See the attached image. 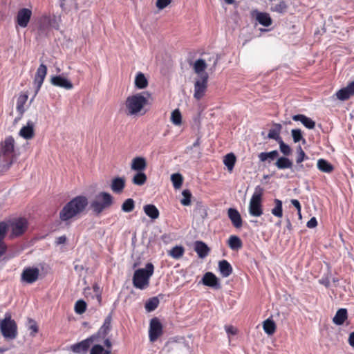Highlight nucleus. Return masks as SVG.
Masks as SVG:
<instances>
[{"label":"nucleus","mask_w":354,"mask_h":354,"mask_svg":"<svg viewBox=\"0 0 354 354\" xmlns=\"http://www.w3.org/2000/svg\"><path fill=\"white\" fill-rule=\"evenodd\" d=\"M279 152L277 150H273L270 152H261L258 154V158L261 162H271L279 157Z\"/></svg>","instance_id":"nucleus-26"},{"label":"nucleus","mask_w":354,"mask_h":354,"mask_svg":"<svg viewBox=\"0 0 354 354\" xmlns=\"http://www.w3.org/2000/svg\"><path fill=\"white\" fill-rule=\"evenodd\" d=\"M148 82L144 75V74L141 72H139L135 78V86L136 88L139 89H143L147 86Z\"/></svg>","instance_id":"nucleus-34"},{"label":"nucleus","mask_w":354,"mask_h":354,"mask_svg":"<svg viewBox=\"0 0 354 354\" xmlns=\"http://www.w3.org/2000/svg\"><path fill=\"white\" fill-rule=\"evenodd\" d=\"M317 168L322 172L330 173L333 171V166L324 159H319L317 161Z\"/></svg>","instance_id":"nucleus-33"},{"label":"nucleus","mask_w":354,"mask_h":354,"mask_svg":"<svg viewBox=\"0 0 354 354\" xmlns=\"http://www.w3.org/2000/svg\"><path fill=\"white\" fill-rule=\"evenodd\" d=\"M171 180L176 189H178L183 185V178L179 173L173 174L171 176Z\"/></svg>","instance_id":"nucleus-44"},{"label":"nucleus","mask_w":354,"mask_h":354,"mask_svg":"<svg viewBox=\"0 0 354 354\" xmlns=\"http://www.w3.org/2000/svg\"><path fill=\"white\" fill-rule=\"evenodd\" d=\"M159 299L157 297H153L148 299L145 304V309L147 312L153 311L159 305Z\"/></svg>","instance_id":"nucleus-43"},{"label":"nucleus","mask_w":354,"mask_h":354,"mask_svg":"<svg viewBox=\"0 0 354 354\" xmlns=\"http://www.w3.org/2000/svg\"><path fill=\"white\" fill-rule=\"evenodd\" d=\"M143 210L147 216L152 220L157 219L159 217L160 213L158 208L152 204H147L143 207Z\"/></svg>","instance_id":"nucleus-28"},{"label":"nucleus","mask_w":354,"mask_h":354,"mask_svg":"<svg viewBox=\"0 0 354 354\" xmlns=\"http://www.w3.org/2000/svg\"><path fill=\"white\" fill-rule=\"evenodd\" d=\"M335 96L337 99L341 101H345L351 97L346 87L342 88L337 91L335 94Z\"/></svg>","instance_id":"nucleus-48"},{"label":"nucleus","mask_w":354,"mask_h":354,"mask_svg":"<svg viewBox=\"0 0 354 354\" xmlns=\"http://www.w3.org/2000/svg\"><path fill=\"white\" fill-rule=\"evenodd\" d=\"M317 225V221L315 217L311 218L306 223L308 228H314Z\"/></svg>","instance_id":"nucleus-57"},{"label":"nucleus","mask_w":354,"mask_h":354,"mask_svg":"<svg viewBox=\"0 0 354 354\" xmlns=\"http://www.w3.org/2000/svg\"><path fill=\"white\" fill-rule=\"evenodd\" d=\"M263 328L266 333L272 335L276 330V325L273 320L268 319L263 322Z\"/></svg>","instance_id":"nucleus-39"},{"label":"nucleus","mask_w":354,"mask_h":354,"mask_svg":"<svg viewBox=\"0 0 354 354\" xmlns=\"http://www.w3.org/2000/svg\"><path fill=\"white\" fill-rule=\"evenodd\" d=\"M39 276V270L36 267H26L21 274V280L28 284L35 283Z\"/></svg>","instance_id":"nucleus-10"},{"label":"nucleus","mask_w":354,"mask_h":354,"mask_svg":"<svg viewBox=\"0 0 354 354\" xmlns=\"http://www.w3.org/2000/svg\"><path fill=\"white\" fill-rule=\"evenodd\" d=\"M194 250L197 253L198 257L203 259L208 255L209 248L205 243L197 241L194 243Z\"/></svg>","instance_id":"nucleus-24"},{"label":"nucleus","mask_w":354,"mask_h":354,"mask_svg":"<svg viewBox=\"0 0 354 354\" xmlns=\"http://www.w3.org/2000/svg\"><path fill=\"white\" fill-rule=\"evenodd\" d=\"M135 208V201L132 198H128L124 201L121 209L124 212H131Z\"/></svg>","instance_id":"nucleus-46"},{"label":"nucleus","mask_w":354,"mask_h":354,"mask_svg":"<svg viewBox=\"0 0 354 354\" xmlns=\"http://www.w3.org/2000/svg\"><path fill=\"white\" fill-rule=\"evenodd\" d=\"M171 121L174 125L179 126L181 124L182 115L178 109H175L171 112Z\"/></svg>","instance_id":"nucleus-49"},{"label":"nucleus","mask_w":354,"mask_h":354,"mask_svg":"<svg viewBox=\"0 0 354 354\" xmlns=\"http://www.w3.org/2000/svg\"><path fill=\"white\" fill-rule=\"evenodd\" d=\"M88 204L84 196H77L68 202L59 212V218L63 222H71L77 218L86 209Z\"/></svg>","instance_id":"nucleus-1"},{"label":"nucleus","mask_w":354,"mask_h":354,"mask_svg":"<svg viewBox=\"0 0 354 354\" xmlns=\"http://www.w3.org/2000/svg\"><path fill=\"white\" fill-rule=\"evenodd\" d=\"M294 121H299L308 129H313L315 127V122L311 118L306 116L305 115L298 114L292 116Z\"/></svg>","instance_id":"nucleus-23"},{"label":"nucleus","mask_w":354,"mask_h":354,"mask_svg":"<svg viewBox=\"0 0 354 354\" xmlns=\"http://www.w3.org/2000/svg\"><path fill=\"white\" fill-rule=\"evenodd\" d=\"M288 9V5L287 3L281 0L278 3L272 4L270 7V10L272 12H275L279 14H283L286 12Z\"/></svg>","instance_id":"nucleus-36"},{"label":"nucleus","mask_w":354,"mask_h":354,"mask_svg":"<svg viewBox=\"0 0 354 354\" xmlns=\"http://www.w3.org/2000/svg\"><path fill=\"white\" fill-rule=\"evenodd\" d=\"M86 304L84 301L80 299L76 301L75 304V311L77 314H82L86 311Z\"/></svg>","instance_id":"nucleus-51"},{"label":"nucleus","mask_w":354,"mask_h":354,"mask_svg":"<svg viewBox=\"0 0 354 354\" xmlns=\"http://www.w3.org/2000/svg\"><path fill=\"white\" fill-rule=\"evenodd\" d=\"M263 189L257 186L249 203V214L255 217L263 214L262 196Z\"/></svg>","instance_id":"nucleus-5"},{"label":"nucleus","mask_w":354,"mask_h":354,"mask_svg":"<svg viewBox=\"0 0 354 354\" xmlns=\"http://www.w3.org/2000/svg\"><path fill=\"white\" fill-rule=\"evenodd\" d=\"M281 126L279 124H275V128L271 129L268 134V138L270 139L275 140L277 142L282 140L279 136Z\"/></svg>","instance_id":"nucleus-38"},{"label":"nucleus","mask_w":354,"mask_h":354,"mask_svg":"<svg viewBox=\"0 0 354 354\" xmlns=\"http://www.w3.org/2000/svg\"><path fill=\"white\" fill-rule=\"evenodd\" d=\"M7 225L5 223H0V258L6 252V245L2 242L3 239L6 235Z\"/></svg>","instance_id":"nucleus-32"},{"label":"nucleus","mask_w":354,"mask_h":354,"mask_svg":"<svg viewBox=\"0 0 354 354\" xmlns=\"http://www.w3.org/2000/svg\"><path fill=\"white\" fill-rule=\"evenodd\" d=\"M227 216L232 225L236 228H240L242 226L243 221L239 211L235 208H229L227 209Z\"/></svg>","instance_id":"nucleus-17"},{"label":"nucleus","mask_w":354,"mask_h":354,"mask_svg":"<svg viewBox=\"0 0 354 354\" xmlns=\"http://www.w3.org/2000/svg\"><path fill=\"white\" fill-rule=\"evenodd\" d=\"M32 16V12L28 8H22L17 12L16 20L17 24L21 28H26Z\"/></svg>","instance_id":"nucleus-13"},{"label":"nucleus","mask_w":354,"mask_h":354,"mask_svg":"<svg viewBox=\"0 0 354 354\" xmlns=\"http://www.w3.org/2000/svg\"><path fill=\"white\" fill-rule=\"evenodd\" d=\"M193 68L194 72L201 77V75L205 73V70L207 68V64L204 59H198L194 62Z\"/></svg>","instance_id":"nucleus-35"},{"label":"nucleus","mask_w":354,"mask_h":354,"mask_svg":"<svg viewBox=\"0 0 354 354\" xmlns=\"http://www.w3.org/2000/svg\"><path fill=\"white\" fill-rule=\"evenodd\" d=\"M185 250L182 246H175L169 252V255L175 259H178L183 257Z\"/></svg>","instance_id":"nucleus-45"},{"label":"nucleus","mask_w":354,"mask_h":354,"mask_svg":"<svg viewBox=\"0 0 354 354\" xmlns=\"http://www.w3.org/2000/svg\"><path fill=\"white\" fill-rule=\"evenodd\" d=\"M274 203L275 206L272 209L271 213L277 217L281 218L283 216V205L282 201L279 199H274Z\"/></svg>","instance_id":"nucleus-42"},{"label":"nucleus","mask_w":354,"mask_h":354,"mask_svg":"<svg viewBox=\"0 0 354 354\" xmlns=\"http://www.w3.org/2000/svg\"><path fill=\"white\" fill-rule=\"evenodd\" d=\"M297 151L298 155L296 159L297 166L295 167V169L297 171H300L304 169V164H302V162L305 160L308 159V157L306 156L305 152L304 151L301 146H299L297 147Z\"/></svg>","instance_id":"nucleus-29"},{"label":"nucleus","mask_w":354,"mask_h":354,"mask_svg":"<svg viewBox=\"0 0 354 354\" xmlns=\"http://www.w3.org/2000/svg\"><path fill=\"white\" fill-rule=\"evenodd\" d=\"M19 135L26 140H30L34 137V123L28 120L26 125L21 127Z\"/></svg>","instance_id":"nucleus-19"},{"label":"nucleus","mask_w":354,"mask_h":354,"mask_svg":"<svg viewBox=\"0 0 354 354\" xmlns=\"http://www.w3.org/2000/svg\"><path fill=\"white\" fill-rule=\"evenodd\" d=\"M0 329L6 339H14L17 336V324L8 313H6L5 318L0 322Z\"/></svg>","instance_id":"nucleus-6"},{"label":"nucleus","mask_w":354,"mask_h":354,"mask_svg":"<svg viewBox=\"0 0 354 354\" xmlns=\"http://www.w3.org/2000/svg\"><path fill=\"white\" fill-rule=\"evenodd\" d=\"M313 163H308L306 162L304 164V169L301 171H306L310 169L311 167H313Z\"/></svg>","instance_id":"nucleus-64"},{"label":"nucleus","mask_w":354,"mask_h":354,"mask_svg":"<svg viewBox=\"0 0 354 354\" xmlns=\"http://www.w3.org/2000/svg\"><path fill=\"white\" fill-rule=\"evenodd\" d=\"M104 345L106 347V350H111L112 344L109 339L106 338L104 339Z\"/></svg>","instance_id":"nucleus-63"},{"label":"nucleus","mask_w":354,"mask_h":354,"mask_svg":"<svg viewBox=\"0 0 354 354\" xmlns=\"http://www.w3.org/2000/svg\"><path fill=\"white\" fill-rule=\"evenodd\" d=\"M66 237L65 236H59L56 239V243L57 245L64 244L66 243Z\"/></svg>","instance_id":"nucleus-61"},{"label":"nucleus","mask_w":354,"mask_h":354,"mask_svg":"<svg viewBox=\"0 0 354 354\" xmlns=\"http://www.w3.org/2000/svg\"><path fill=\"white\" fill-rule=\"evenodd\" d=\"M90 354H111V350H106L102 345L96 344L90 351Z\"/></svg>","instance_id":"nucleus-47"},{"label":"nucleus","mask_w":354,"mask_h":354,"mask_svg":"<svg viewBox=\"0 0 354 354\" xmlns=\"http://www.w3.org/2000/svg\"><path fill=\"white\" fill-rule=\"evenodd\" d=\"M218 269L223 277H227L232 273V267L226 260H222L218 263Z\"/></svg>","instance_id":"nucleus-25"},{"label":"nucleus","mask_w":354,"mask_h":354,"mask_svg":"<svg viewBox=\"0 0 354 354\" xmlns=\"http://www.w3.org/2000/svg\"><path fill=\"white\" fill-rule=\"evenodd\" d=\"M147 179L144 172H137L132 178V183L136 185L142 186L146 183Z\"/></svg>","instance_id":"nucleus-41"},{"label":"nucleus","mask_w":354,"mask_h":354,"mask_svg":"<svg viewBox=\"0 0 354 354\" xmlns=\"http://www.w3.org/2000/svg\"><path fill=\"white\" fill-rule=\"evenodd\" d=\"M50 83L55 86L60 87L66 90H71L73 88L72 82L62 75L51 77Z\"/></svg>","instance_id":"nucleus-15"},{"label":"nucleus","mask_w":354,"mask_h":354,"mask_svg":"<svg viewBox=\"0 0 354 354\" xmlns=\"http://www.w3.org/2000/svg\"><path fill=\"white\" fill-rule=\"evenodd\" d=\"M151 98L149 92H141L129 96L125 102L127 115H142L145 114V107L148 104Z\"/></svg>","instance_id":"nucleus-2"},{"label":"nucleus","mask_w":354,"mask_h":354,"mask_svg":"<svg viewBox=\"0 0 354 354\" xmlns=\"http://www.w3.org/2000/svg\"><path fill=\"white\" fill-rule=\"evenodd\" d=\"M154 267L151 263H147L145 268H140L135 271L133 277L134 287L143 290L149 286V279L153 274Z\"/></svg>","instance_id":"nucleus-3"},{"label":"nucleus","mask_w":354,"mask_h":354,"mask_svg":"<svg viewBox=\"0 0 354 354\" xmlns=\"http://www.w3.org/2000/svg\"><path fill=\"white\" fill-rule=\"evenodd\" d=\"M348 342L350 346L354 348V331L350 333Z\"/></svg>","instance_id":"nucleus-62"},{"label":"nucleus","mask_w":354,"mask_h":354,"mask_svg":"<svg viewBox=\"0 0 354 354\" xmlns=\"http://www.w3.org/2000/svg\"><path fill=\"white\" fill-rule=\"evenodd\" d=\"M113 203L111 194L101 192L97 194L90 203V207L96 215H100L104 210L109 208Z\"/></svg>","instance_id":"nucleus-4"},{"label":"nucleus","mask_w":354,"mask_h":354,"mask_svg":"<svg viewBox=\"0 0 354 354\" xmlns=\"http://www.w3.org/2000/svg\"><path fill=\"white\" fill-rule=\"evenodd\" d=\"M171 1L172 0H157L156 6L159 10H162L169 5Z\"/></svg>","instance_id":"nucleus-54"},{"label":"nucleus","mask_w":354,"mask_h":354,"mask_svg":"<svg viewBox=\"0 0 354 354\" xmlns=\"http://www.w3.org/2000/svg\"><path fill=\"white\" fill-rule=\"evenodd\" d=\"M147 167V162L143 157H136L131 161V168L137 172H143Z\"/></svg>","instance_id":"nucleus-21"},{"label":"nucleus","mask_w":354,"mask_h":354,"mask_svg":"<svg viewBox=\"0 0 354 354\" xmlns=\"http://www.w3.org/2000/svg\"><path fill=\"white\" fill-rule=\"evenodd\" d=\"M291 135L295 142H298L301 140L303 143L306 142V140L303 138L301 131L299 129H295L291 131Z\"/></svg>","instance_id":"nucleus-52"},{"label":"nucleus","mask_w":354,"mask_h":354,"mask_svg":"<svg viewBox=\"0 0 354 354\" xmlns=\"http://www.w3.org/2000/svg\"><path fill=\"white\" fill-rule=\"evenodd\" d=\"M208 77V74L203 73L201 75V77L195 82L194 97L196 99L200 100L204 96L207 87Z\"/></svg>","instance_id":"nucleus-7"},{"label":"nucleus","mask_w":354,"mask_h":354,"mask_svg":"<svg viewBox=\"0 0 354 354\" xmlns=\"http://www.w3.org/2000/svg\"><path fill=\"white\" fill-rule=\"evenodd\" d=\"M278 143L279 145L280 151L284 156H289L291 153V148L290 147L289 145L284 143V142L282 140H280V142H279Z\"/></svg>","instance_id":"nucleus-53"},{"label":"nucleus","mask_w":354,"mask_h":354,"mask_svg":"<svg viewBox=\"0 0 354 354\" xmlns=\"http://www.w3.org/2000/svg\"><path fill=\"white\" fill-rule=\"evenodd\" d=\"M346 87L348 91V93L351 95V96L354 95V81L349 83Z\"/></svg>","instance_id":"nucleus-60"},{"label":"nucleus","mask_w":354,"mask_h":354,"mask_svg":"<svg viewBox=\"0 0 354 354\" xmlns=\"http://www.w3.org/2000/svg\"><path fill=\"white\" fill-rule=\"evenodd\" d=\"M30 326H28V328L31 330L30 335L32 336H35V335L38 332V326L36 324V322L32 319H29Z\"/></svg>","instance_id":"nucleus-55"},{"label":"nucleus","mask_w":354,"mask_h":354,"mask_svg":"<svg viewBox=\"0 0 354 354\" xmlns=\"http://www.w3.org/2000/svg\"><path fill=\"white\" fill-rule=\"evenodd\" d=\"M290 202H291L292 205L297 209V212L301 211V206L298 200L292 199Z\"/></svg>","instance_id":"nucleus-59"},{"label":"nucleus","mask_w":354,"mask_h":354,"mask_svg":"<svg viewBox=\"0 0 354 354\" xmlns=\"http://www.w3.org/2000/svg\"><path fill=\"white\" fill-rule=\"evenodd\" d=\"M252 15L255 17L257 21H258L261 25L263 26L268 27L272 23V20L270 15L267 12H259L258 10H254L252 12Z\"/></svg>","instance_id":"nucleus-18"},{"label":"nucleus","mask_w":354,"mask_h":354,"mask_svg":"<svg viewBox=\"0 0 354 354\" xmlns=\"http://www.w3.org/2000/svg\"><path fill=\"white\" fill-rule=\"evenodd\" d=\"M225 331L227 333V335H235L236 334L237 330L236 328L232 326H225Z\"/></svg>","instance_id":"nucleus-58"},{"label":"nucleus","mask_w":354,"mask_h":354,"mask_svg":"<svg viewBox=\"0 0 354 354\" xmlns=\"http://www.w3.org/2000/svg\"><path fill=\"white\" fill-rule=\"evenodd\" d=\"M347 317V310L346 308H340L336 312V314L333 319V322L335 324L340 326L344 324Z\"/></svg>","instance_id":"nucleus-27"},{"label":"nucleus","mask_w":354,"mask_h":354,"mask_svg":"<svg viewBox=\"0 0 354 354\" xmlns=\"http://www.w3.org/2000/svg\"><path fill=\"white\" fill-rule=\"evenodd\" d=\"M183 198L180 200V203L183 205L188 206L191 203L192 194L189 190L185 189L182 192Z\"/></svg>","instance_id":"nucleus-50"},{"label":"nucleus","mask_w":354,"mask_h":354,"mask_svg":"<svg viewBox=\"0 0 354 354\" xmlns=\"http://www.w3.org/2000/svg\"><path fill=\"white\" fill-rule=\"evenodd\" d=\"M163 333L162 325L157 317L152 318L149 323V338L150 342H156Z\"/></svg>","instance_id":"nucleus-8"},{"label":"nucleus","mask_w":354,"mask_h":354,"mask_svg":"<svg viewBox=\"0 0 354 354\" xmlns=\"http://www.w3.org/2000/svg\"><path fill=\"white\" fill-rule=\"evenodd\" d=\"M97 340V336L92 335L80 342L73 344L71 350L75 353L84 354L87 352L91 346V343Z\"/></svg>","instance_id":"nucleus-11"},{"label":"nucleus","mask_w":354,"mask_h":354,"mask_svg":"<svg viewBox=\"0 0 354 354\" xmlns=\"http://www.w3.org/2000/svg\"><path fill=\"white\" fill-rule=\"evenodd\" d=\"M12 233L15 236L22 234L28 227V222L25 218H19L11 224Z\"/></svg>","instance_id":"nucleus-16"},{"label":"nucleus","mask_w":354,"mask_h":354,"mask_svg":"<svg viewBox=\"0 0 354 354\" xmlns=\"http://www.w3.org/2000/svg\"><path fill=\"white\" fill-rule=\"evenodd\" d=\"M227 243L229 247L233 250H236L242 246L241 240L239 236L235 235L230 236Z\"/></svg>","instance_id":"nucleus-37"},{"label":"nucleus","mask_w":354,"mask_h":354,"mask_svg":"<svg viewBox=\"0 0 354 354\" xmlns=\"http://www.w3.org/2000/svg\"><path fill=\"white\" fill-rule=\"evenodd\" d=\"M292 161L286 156H281L278 158L275 162V166L279 169H291L292 167Z\"/></svg>","instance_id":"nucleus-30"},{"label":"nucleus","mask_w":354,"mask_h":354,"mask_svg":"<svg viewBox=\"0 0 354 354\" xmlns=\"http://www.w3.org/2000/svg\"><path fill=\"white\" fill-rule=\"evenodd\" d=\"M93 289V292H95V294L97 297L98 302L100 303L102 297H101V290H100V286L95 283V284H94Z\"/></svg>","instance_id":"nucleus-56"},{"label":"nucleus","mask_w":354,"mask_h":354,"mask_svg":"<svg viewBox=\"0 0 354 354\" xmlns=\"http://www.w3.org/2000/svg\"><path fill=\"white\" fill-rule=\"evenodd\" d=\"M124 187L125 179L123 177H115L111 180V189L114 193H122Z\"/></svg>","instance_id":"nucleus-22"},{"label":"nucleus","mask_w":354,"mask_h":354,"mask_svg":"<svg viewBox=\"0 0 354 354\" xmlns=\"http://www.w3.org/2000/svg\"><path fill=\"white\" fill-rule=\"evenodd\" d=\"M15 140L12 136H8L0 144V153L7 159L13 158L15 152Z\"/></svg>","instance_id":"nucleus-9"},{"label":"nucleus","mask_w":354,"mask_h":354,"mask_svg":"<svg viewBox=\"0 0 354 354\" xmlns=\"http://www.w3.org/2000/svg\"><path fill=\"white\" fill-rule=\"evenodd\" d=\"M46 74H47L46 66L44 64H40V66H39V68L37 70V72H36V74H35V76L34 78V81H33V84H34V86L35 87V93L33 98L36 96V95L40 90V88L43 84V82L44 81V79L46 77Z\"/></svg>","instance_id":"nucleus-12"},{"label":"nucleus","mask_w":354,"mask_h":354,"mask_svg":"<svg viewBox=\"0 0 354 354\" xmlns=\"http://www.w3.org/2000/svg\"><path fill=\"white\" fill-rule=\"evenodd\" d=\"M28 98V95L27 93H21L19 95L17 101V111L19 113V117L18 118H16L15 120L17 121L18 120H20L21 117L23 116L26 109H25V104L27 102Z\"/></svg>","instance_id":"nucleus-20"},{"label":"nucleus","mask_w":354,"mask_h":354,"mask_svg":"<svg viewBox=\"0 0 354 354\" xmlns=\"http://www.w3.org/2000/svg\"><path fill=\"white\" fill-rule=\"evenodd\" d=\"M236 162V157L234 153H227L223 159V163L230 171H232Z\"/></svg>","instance_id":"nucleus-40"},{"label":"nucleus","mask_w":354,"mask_h":354,"mask_svg":"<svg viewBox=\"0 0 354 354\" xmlns=\"http://www.w3.org/2000/svg\"><path fill=\"white\" fill-rule=\"evenodd\" d=\"M111 315H109L106 317L104 321L103 325L101 326L98 331V335L102 336V337H106V335L109 333L111 328Z\"/></svg>","instance_id":"nucleus-31"},{"label":"nucleus","mask_w":354,"mask_h":354,"mask_svg":"<svg viewBox=\"0 0 354 354\" xmlns=\"http://www.w3.org/2000/svg\"><path fill=\"white\" fill-rule=\"evenodd\" d=\"M201 282L203 285L216 290L221 288V284L219 283L218 279L214 273L211 272H207L203 275L201 279Z\"/></svg>","instance_id":"nucleus-14"}]
</instances>
